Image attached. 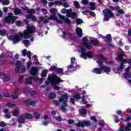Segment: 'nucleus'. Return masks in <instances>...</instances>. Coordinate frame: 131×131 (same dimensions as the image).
<instances>
[{
	"label": "nucleus",
	"mask_w": 131,
	"mask_h": 131,
	"mask_svg": "<svg viewBox=\"0 0 131 131\" xmlns=\"http://www.w3.org/2000/svg\"><path fill=\"white\" fill-rule=\"evenodd\" d=\"M35 31V28L34 26H30L29 25H27V30H25L23 32H19L18 35L16 34L14 36L12 35H9L8 39L13 40V43H18L23 37L25 39H28L29 37H31V35L34 33Z\"/></svg>",
	"instance_id": "obj_1"
},
{
	"label": "nucleus",
	"mask_w": 131,
	"mask_h": 131,
	"mask_svg": "<svg viewBox=\"0 0 131 131\" xmlns=\"http://www.w3.org/2000/svg\"><path fill=\"white\" fill-rule=\"evenodd\" d=\"M80 49L81 50V55L80 57L84 59V60H86L88 58L90 59H92L95 57V54L92 51H89L85 53V49L83 48L82 46L80 47Z\"/></svg>",
	"instance_id": "obj_2"
},
{
	"label": "nucleus",
	"mask_w": 131,
	"mask_h": 131,
	"mask_svg": "<svg viewBox=\"0 0 131 131\" xmlns=\"http://www.w3.org/2000/svg\"><path fill=\"white\" fill-rule=\"evenodd\" d=\"M48 80L50 81L52 85H59L60 82H62V80L57 77L56 75H49Z\"/></svg>",
	"instance_id": "obj_3"
},
{
	"label": "nucleus",
	"mask_w": 131,
	"mask_h": 131,
	"mask_svg": "<svg viewBox=\"0 0 131 131\" xmlns=\"http://www.w3.org/2000/svg\"><path fill=\"white\" fill-rule=\"evenodd\" d=\"M23 10L24 11H27L28 14H30V15H27L26 16V18L27 19H31L32 21H34V22H36L37 21V19H36V17L35 16H32V14H35V10L34 9H31L29 10L28 7H23Z\"/></svg>",
	"instance_id": "obj_4"
},
{
	"label": "nucleus",
	"mask_w": 131,
	"mask_h": 131,
	"mask_svg": "<svg viewBox=\"0 0 131 131\" xmlns=\"http://www.w3.org/2000/svg\"><path fill=\"white\" fill-rule=\"evenodd\" d=\"M18 18L17 16L13 15V13H8V15L6 17H4V22L5 23H7L9 24L11 23V24H14L16 22V20Z\"/></svg>",
	"instance_id": "obj_5"
},
{
	"label": "nucleus",
	"mask_w": 131,
	"mask_h": 131,
	"mask_svg": "<svg viewBox=\"0 0 131 131\" xmlns=\"http://www.w3.org/2000/svg\"><path fill=\"white\" fill-rule=\"evenodd\" d=\"M103 20L106 22H108L111 19V18H113L114 17V14L111 11V10L109 9H105L103 10Z\"/></svg>",
	"instance_id": "obj_6"
},
{
	"label": "nucleus",
	"mask_w": 131,
	"mask_h": 131,
	"mask_svg": "<svg viewBox=\"0 0 131 131\" xmlns=\"http://www.w3.org/2000/svg\"><path fill=\"white\" fill-rule=\"evenodd\" d=\"M76 126L78 127H85V126H91L92 125V123L90 121L83 120L82 121H79L77 123L74 124Z\"/></svg>",
	"instance_id": "obj_7"
},
{
	"label": "nucleus",
	"mask_w": 131,
	"mask_h": 131,
	"mask_svg": "<svg viewBox=\"0 0 131 131\" xmlns=\"http://www.w3.org/2000/svg\"><path fill=\"white\" fill-rule=\"evenodd\" d=\"M68 18H71L73 20H75L77 18V13L75 12L72 11V9H70V11L68 12Z\"/></svg>",
	"instance_id": "obj_8"
},
{
	"label": "nucleus",
	"mask_w": 131,
	"mask_h": 131,
	"mask_svg": "<svg viewBox=\"0 0 131 131\" xmlns=\"http://www.w3.org/2000/svg\"><path fill=\"white\" fill-rule=\"evenodd\" d=\"M23 103L24 104H26V105H29L30 106H31V105H33L34 104H36V103H37V100L34 99L32 101L31 99L29 98L28 99L24 100L23 101Z\"/></svg>",
	"instance_id": "obj_9"
},
{
	"label": "nucleus",
	"mask_w": 131,
	"mask_h": 131,
	"mask_svg": "<svg viewBox=\"0 0 131 131\" xmlns=\"http://www.w3.org/2000/svg\"><path fill=\"white\" fill-rule=\"evenodd\" d=\"M100 69H101L105 73H107V74H109L110 72H111V68L110 67H108L107 66H102L100 67Z\"/></svg>",
	"instance_id": "obj_10"
},
{
	"label": "nucleus",
	"mask_w": 131,
	"mask_h": 131,
	"mask_svg": "<svg viewBox=\"0 0 131 131\" xmlns=\"http://www.w3.org/2000/svg\"><path fill=\"white\" fill-rule=\"evenodd\" d=\"M58 17L59 18H60V19H61V20H64V23H66V24H68V25H70L71 23H72V22L71 21V20H70L69 18L65 19V16L64 15L59 14Z\"/></svg>",
	"instance_id": "obj_11"
},
{
	"label": "nucleus",
	"mask_w": 131,
	"mask_h": 131,
	"mask_svg": "<svg viewBox=\"0 0 131 131\" xmlns=\"http://www.w3.org/2000/svg\"><path fill=\"white\" fill-rule=\"evenodd\" d=\"M37 72H38V69L35 67H33L30 70V73L31 75L35 76L37 74Z\"/></svg>",
	"instance_id": "obj_12"
},
{
	"label": "nucleus",
	"mask_w": 131,
	"mask_h": 131,
	"mask_svg": "<svg viewBox=\"0 0 131 131\" xmlns=\"http://www.w3.org/2000/svg\"><path fill=\"white\" fill-rule=\"evenodd\" d=\"M76 32L79 38H81V37H82V29H81V28L77 27L76 29Z\"/></svg>",
	"instance_id": "obj_13"
},
{
	"label": "nucleus",
	"mask_w": 131,
	"mask_h": 131,
	"mask_svg": "<svg viewBox=\"0 0 131 131\" xmlns=\"http://www.w3.org/2000/svg\"><path fill=\"white\" fill-rule=\"evenodd\" d=\"M68 99H69V96L66 93L61 96V98H59V101L60 103H62L64 100H65L64 101H68Z\"/></svg>",
	"instance_id": "obj_14"
},
{
	"label": "nucleus",
	"mask_w": 131,
	"mask_h": 131,
	"mask_svg": "<svg viewBox=\"0 0 131 131\" xmlns=\"http://www.w3.org/2000/svg\"><path fill=\"white\" fill-rule=\"evenodd\" d=\"M18 121L19 123H21V124L25 123V118L24 117V115H23V114L21 115L18 118Z\"/></svg>",
	"instance_id": "obj_15"
},
{
	"label": "nucleus",
	"mask_w": 131,
	"mask_h": 131,
	"mask_svg": "<svg viewBox=\"0 0 131 131\" xmlns=\"http://www.w3.org/2000/svg\"><path fill=\"white\" fill-rule=\"evenodd\" d=\"M124 56H125V52L122 51L121 53L118 55V59L119 60V61H122Z\"/></svg>",
	"instance_id": "obj_16"
},
{
	"label": "nucleus",
	"mask_w": 131,
	"mask_h": 131,
	"mask_svg": "<svg viewBox=\"0 0 131 131\" xmlns=\"http://www.w3.org/2000/svg\"><path fill=\"white\" fill-rule=\"evenodd\" d=\"M24 117L26 118L27 119H33V116L32 114L29 113H26V114H23Z\"/></svg>",
	"instance_id": "obj_17"
},
{
	"label": "nucleus",
	"mask_w": 131,
	"mask_h": 131,
	"mask_svg": "<svg viewBox=\"0 0 131 131\" xmlns=\"http://www.w3.org/2000/svg\"><path fill=\"white\" fill-rule=\"evenodd\" d=\"M93 73H96V74H102V69L101 68L99 69L98 68H95L93 70Z\"/></svg>",
	"instance_id": "obj_18"
},
{
	"label": "nucleus",
	"mask_w": 131,
	"mask_h": 131,
	"mask_svg": "<svg viewBox=\"0 0 131 131\" xmlns=\"http://www.w3.org/2000/svg\"><path fill=\"white\" fill-rule=\"evenodd\" d=\"M14 13L15 15H22V10L18 8H15L14 9Z\"/></svg>",
	"instance_id": "obj_19"
},
{
	"label": "nucleus",
	"mask_w": 131,
	"mask_h": 131,
	"mask_svg": "<svg viewBox=\"0 0 131 131\" xmlns=\"http://www.w3.org/2000/svg\"><path fill=\"white\" fill-rule=\"evenodd\" d=\"M102 38L103 39H106L107 41H112V37L110 34H107L106 36H103Z\"/></svg>",
	"instance_id": "obj_20"
},
{
	"label": "nucleus",
	"mask_w": 131,
	"mask_h": 131,
	"mask_svg": "<svg viewBox=\"0 0 131 131\" xmlns=\"http://www.w3.org/2000/svg\"><path fill=\"white\" fill-rule=\"evenodd\" d=\"M19 114H20V111L18 109H15L12 113L13 116H15V117H18Z\"/></svg>",
	"instance_id": "obj_21"
},
{
	"label": "nucleus",
	"mask_w": 131,
	"mask_h": 131,
	"mask_svg": "<svg viewBox=\"0 0 131 131\" xmlns=\"http://www.w3.org/2000/svg\"><path fill=\"white\" fill-rule=\"evenodd\" d=\"M90 9L92 10V11H95L96 10V3L94 2H91L90 3Z\"/></svg>",
	"instance_id": "obj_22"
},
{
	"label": "nucleus",
	"mask_w": 131,
	"mask_h": 131,
	"mask_svg": "<svg viewBox=\"0 0 131 131\" xmlns=\"http://www.w3.org/2000/svg\"><path fill=\"white\" fill-rule=\"evenodd\" d=\"M123 77L125 78V79H128L129 78H131V75L129 72H125L124 74H123Z\"/></svg>",
	"instance_id": "obj_23"
},
{
	"label": "nucleus",
	"mask_w": 131,
	"mask_h": 131,
	"mask_svg": "<svg viewBox=\"0 0 131 131\" xmlns=\"http://www.w3.org/2000/svg\"><path fill=\"white\" fill-rule=\"evenodd\" d=\"M91 43H92L93 46L96 47V46H98L99 45V40L98 39H93L90 40Z\"/></svg>",
	"instance_id": "obj_24"
},
{
	"label": "nucleus",
	"mask_w": 131,
	"mask_h": 131,
	"mask_svg": "<svg viewBox=\"0 0 131 131\" xmlns=\"http://www.w3.org/2000/svg\"><path fill=\"white\" fill-rule=\"evenodd\" d=\"M82 46H84V47H85L86 49H89V50H91V49H92V46H91L90 43L86 42H82Z\"/></svg>",
	"instance_id": "obj_25"
},
{
	"label": "nucleus",
	"mask_w": 131,
	"mask_h": 131,
	"mask_svg": "<svg viewBox=\"0 0 131 131\" xmlns=\"http://www.w3.org/2000/svg\"><path fill=\"white\" fill-rule=\"evenodd\" d=\"M80 114L81 115H85L88 113V111L85 108L80 109L79 110Z\"/></svg>",
	"instance_id": "obj_26"
},
{
	"label": "nucleus",
	"mask_w": 131,
	"mask_h": 131,
	"mask_svg": "<svg viewBox=\"0 0 131 131\" xmlns=\"http://www.w3.org/2000/svg\"><path fill=\"white\" fill-rule=\"evenodd\" d=\"M57 74H62L63 72H64V69L62 68H57L56 69V72H55Z\"/></svg>",
	"instance_id": "obj_27"
},
{
	"label": "nucleus",
	"mask_w": 131,
	"mask_h": 131,
	"mask_svg": "<svg viewBox=\"0 0 131 131\" xmlns=\"http://www.w3.org/2000/svg\"><path fill=\"white\" fill-rule=\"evenodd\" d=\"M57 97V95L55 94L54 93H51L49 95V98L51 100H54V99H56V97Z\"/></svg>",
	"instance_id": "obj_28"
},
{
	"label": "nucleus",
	"mask_w": 131,
	"mask_h": 131,
	"mask_svg": "<svg viewBox=\"0 0 131 131\" xmlns=\"http://www.w3.org/2000/svg\"><path fill=\"white\" fill-rule=\"evenodd\" d=\"M48 18L50 21L51 20H54V21L57 20V16H56V14H51Z\"/></svg>",
	"instance_id": "obj_29"
},
{
	"label": "nucleus",
	"mask_w": 131,
	"mask_h": 131,
	"mask_svg": "<svg viewBox=\"0 0 131 131\" xmlns=\"http://www.w3.org/2000/svg\"><path fill=\"white\" fill-rule=\"evenodd\" d=\"M33 116L36 119H39L40 118V114L36 112L34 113Z\"/></svg>",
	"instance_id": "obj_30"
},
{
	"label": "nucleus",
	"mask_w": 131,
	"mask_h": 131,
	"mask_svg": "<svg viewBox=\"0 0 131 131\" xmlns=\"http://www.w3.org/2000/svg\"><path fill=\"white\" fill-rule=\"evenodd\" d=\"M126 131H131V123H127L126 126L125 127Z\"/></svg>",
	"instance_id": "obj_31"
},
{
	"label": "nucleus",
	"mask_w": 131,
	"mask_h": 131,
	"mask_svg": "<svg viewBox=\"0 0 131 131\" xmlns=\"http://www.w3.org/2000/svg\"><path fill=\"white\" fill-rule=\"evenodd\" d=\"M71 9H66L63 8L61 10V13L62 14H67V16L68 15V12H70Z\"/></svg>",
	"instance_id": "obj_32"
},
{
	"label": "nucleus",
	"mask_w": 131,
	"mask_h": 131,
	"mask_svg": "<svg viewBox=\"0 0 131 131\" xmlns=\"http://www.w3.org/2000/svg\"><path fill=\"white\" fill-rule=\"evenodd\" d=\"M76 22L77 25H79L83 23V20L81 18H76Z\"/></svg>",
	"instance_id": "obj_33"
},
{
	"label": "nucleus",
	"mask_w": 131,
	"mask_h": 131,
	"mask_svg": "<svg viewBox=\"0 0 131 131\" xmlns=\"http://www.w3.org/2000/svg\"><path fill=\"white\" fill-rule=\"evenodd\" d=\"M48 72H49V71H48V70H43V71L41 73L42 77H47V73H48Z\"/></svg>",
	"instance_id": "obj_34"
},
{
	"label": "nucleus",
	"mask_w": 131,
	"mask_h": 131,
	"mask_svg": "<svg viewBox=\"0 0 131 131\" xmlns=\"http://www.w3.org/2000/svg\"><path fill=\"white\" fill-rule=\"evenodd\" d=\"M11 77L6 76L5 77H4L3 80L4 82H8V81H10V80H11Z\"/></svg>",
	"instance_id": "obj_35"
},
{
	"label": "nucleus",
	"mask_w": 131,
	"mask_h": 131,
	"mask_svg": "<svg viewBox=\"0 0 131 131\" xmlns=\"http://www.w3.org/2000/svg\"><path fill=\"white\" fill-rule=\"evenodd\" d=\"M114 118L115 120V122L116 123H118V122H120V119H119V118L118 117V116H114Z\"/></svg>",
	"instance_id": "obj_36"
},
{
	"label": "nucleus",
	"mask_w": 131,
	"mask_h": 131,
	"mask_svg": "<svg viewBox=\"0 0 131 131\" xmlns=\"http://www.w3.org/2000/svg\"><path fill=\"white\" fill-rule=\"evenodd\" d=\"M26 83L27 84H31V83H32V79H31V77L26 80Z\"/></svg>",
	"instance_id": "obj_37"
},
{
	"label": "nucleus",
	"mask_w": 131,
	"mask_h": 131,
	"mask_svg": "<svg viewBox=\"0 0 131 131\" xmlns=\"http://www.w3.org/2000/svg\"><path fill=\"white\" fill-rule=\"evenodd\" d=\"M124 68L123 63H120V67H118L117 70H118V71H122V70H123Z\"/></svg>",
	"instance_id": "obj_38"
},
{
	"label": "nucleus",
	"mask_w": 131,
	"mask_h": 131,
	"mask_svg": "<svg viewBox=\"0 0 131 131\" xmlns=\"http://www.w3.org/2000/svg\"><path fill=\"white\" fill-rule=\"evenodd\" d=\"M23 42L25 45L26 47H28L30 45L29 40L24 39L23 40Z\"/></svg>",
	"instance_id": "obj_39"
},
{
	"label": "nucleus",
	"mask_w": 131,
	"mask_h": 131,
	"mask_svg": "<svg viewBox=\"0 0 131 131\" xmlns=\"http://www.w3.org/2000/svg\"><path fill=\"white\" fill-rule=\"evenodd\" d=\"M74 4L76 9H80V5H79V3L78 2L76 1Z\"/></svg>",
	"instance_id": "obj_40"
},
{
	"label": "nucleus",
	"mask_w": 131,
	"mask_h": 131,
	"mask_svg": "<svg viewBox=\"0 0 131 131\" xmlns=\"http://www.w3.org/2000/svg\"><path fill=\"white\" fill-rule=\"evenodd\" d=\"M57 67L56 66H52L50 69H49V71H55V72H56L57 71Z\"/></svg>",
	"instance_id": "obj_41"
},
{
	"label": "nucleus",
	"mask_w": 131,
	"mask_h": 131,
	"mask_svg": "<svg viewBox=\"0 0 131 131\" xmlns=\"http://www.w3.org/2000/svg\"><path fill=\"white\" fill-rule=\"evenodd\" d=\"M23 79H24V75L20 76L19 79H18V83L20 84H22V82H23Z\"/></svg>",
	"instance_id": "obj_42"
},
{
	"label": "nucleus",
	"mask_w": 131,
	"mask_h": 131,
	"mask_svg": "<svg viewBox=\"0 0 131 131\" xmlns=\"http://www.w3.org/2000/svg\"><path fill=\"white\" fill-rule=\"evenodd\" d=\"M10 4V1L9 0H5L3 1L2 5L3 6H8V5Z\"/></svg>",
	"instance_id": "obj_43"
},
{
	"label": "nucleus",
	"mask_w": 131,
	"mask_h": 131,
	"mask_svg": "<svg viewBox=\"0 0 131 131\" xmlns=\"http://www.w3.org/2000/svg\"><path fill=\"white\" fill-rule=\"evenodd\" d=\"M74 99H76V100H79L81 99V97H80V95L75 94L74 95Z\"/></svg>",
	"instance_id": "obj_44"
},
{
	"label": "nucleus",
	"mask_w": 131,
	"mask_h": 131,
	"mask_svg": "<svg viewBox=\"0 0 131 131\" xmlns=\"http://www.w3.org/2000/svg\"><path fill=\"white\" fill-rule=\"evenodd\" d=\"M7 107H10L11 108H12L13 107H16V104L7 103Z\"/></svg>",
	"instance_id": "obj_45"
},
{
	"label": "nucleus",
	"mask_w": 131,
	"mask_h": 131,
	"mask_svg": "<svg viewBox=\"0 0 131 131\" xmlns=\"http://www.w3.org/2000/svg\"><path fill=\"white\" fill-rule=\"evenodd\" d=\"M31 78L32 80H34V81H38V80H39V78L37 77L31 76Z\"/></svg>",
	"instance_id": "obj_46"
},
{
	"label": "nucleus",
	"mask_w": 131,
	"mask_h": 131,
	"mask_svg": "<svg viewBox=\"0 0 131 131\" xmlns=\"http://www.w3.org/2000/svg\"><path fill=\"white\" fill-rule=\"evenodd\" d=\"M20 67H16V68H15L14 69V72H15V73H20Z\"/></svg>",
	"instance_id": "obj_47"
},
{
	"label": "nucleus",
	"mask_w": 131,
	"mask_h": 131,
	"mask_svg": "<svg viewBox=\"0 0 131 131\" xmlns=\"http://www.w3.org/2000/svg\"><path fill=\"white\" fill-rule=\"evenodd\" d=\"M23 92L25 94H29V92H30V90L29 88H24L23 90Z\"/></svg>",
	"instance_id": "obj_48"
},
{
	"label": "nucleus",
	"mask_w": 131,
	"mask_h": 131,
	"mask_svg": "<svg viewBox=\"0 0 131 131\" xmlns=\"http://www.w3.org/2000/svg\"><path fill=\"white\" fill-rule=\"evenodd\" d=\"M117 12L119 14H121V15H123V14H125V11H124V10H123L122 9H118L117 10Z\"/></svg>",
	"instance_id": "obj_49"
},
{
	"label": "nucleus",
	"mask_w": 131,
	"mask_h": 131,
	"mask_svg": "<svg viewBox=\"0 0 131 131\" xmlns=\"http://www.w3.org/2000/svg\"><path fill=\"white\" fill-rule=\"evenodd\" d=\"M16 67H19L21 68V65H22V63H21V61L20 60L16 61Z\"/></svg>",
	"instance_id": "obj_50"
},
{
	"label": "nucleus",
	"mask_w": 131,
	"mask_h": 131,
	"mask_svg": "<svg viewBox=\"0 0 131 131\" xmlns=\"http://www.w3.org/2000/svg\"><path fill=\"white\" fill-rule=\"evenodd\" d=\"M0 35H1V36H5V35H6V30H0Z\"/></svg>",
	"instance_id": "obj_51"
},
{
	"label": "nucleus",
	"mask_w": 131,
	"mask_h": 131,
	"mask_svg": "<svg viewBox=\"0 0 131 131\" xmlns=\"http://www.w3.org/2000/svg\"><path fill=\"white\" fill-rule=\"evenodd\" d=\"M116 113H117V114H118V115H119L121 117H122V116H123V114L122 113V112L120 110H118L116 112Z\"/></svg>",
	"instance_id": "obj_52"
},
{
	"label": "nucleus",
	"mask_w": 131,
	"mask_h": 131,
	"mask_svg": "<svg viewBox=\"0 0 131 131\" xmlns=\"http://www.w3.org/2000/svg\"><path fill=\"white\" fill-rule=\"evenodd\" d=\"M5 118H6V119H10V118H11V117H12V115H11L9 113L6 114H5Z\"/></svg>",
	"instance_id": "obj_53"
},
{
	"label": "nucleus",
	"mask_w": 131,
	"mask_h": 131,
	"mask_svg": "<svg viewBox=\"0 0 131 131\" xmlns=\"http://www.w3.org/2000/svg\"><path fill=\"white\" fill-rule=\"evenodd\" d=\"M122 63L121 64H126V63H128V60H127L126 59H122V60H120Z\"/></svg>",
	"instance_id": "obj_54"
},
{
	"label": "nucleus",
	"mask_w": 131,
	"mask_h": 131,
	"mask_svg": "<svg viewBox=\"0 0 131 131\" xmlns=\"http://www.w3.org/2000/svg\"><path fill=\"white\" fill-rule=\"evenodd\" d=\"M53 103H54L55 105L56 106L60 105V99H59V100H53Z\"/></svg>",
	"instance_id": "obj_55"
},
{
	"label": "nucleus",
	"mask_w": 131,
	"mask_h": 131,
	"mask_svg": "<svg viewBox=\"0 0 131 131\" xmlns=\"http://www.w3.org/2000/svg\"><path fill=\"white\" fill-rule=\"evenodd\" d=\"M50 12L51 14H53V15H56L55 12H56V9L55 8H52L50 10Z\"/></svg>",
	"instance_id": "obj_56"
},
{
	"label": "nucleus",
	"mask_w": 131,
	"mask_h": 131,
	"mask_svg": "<svg viewBox=\"0 0 131 131\" xmlns=\"http://www.w3.org/2000/svg\"><path fill=\"white\" fill-rule=\"evenodd\" d=\"M75 63V57H72L71 58V64L72 65H74V63Z\"/></svg>",
	"instance_id": "obj_57"
},
{
	"label": "nucleus",
	"mask_w": 131,
	"mask_h": 131,
	"mask_svg": "<svg viewBox=\"0 0 131 131\" xmlns=\"http://www.w3.org/2000/svg\"><path fill=\"white\" fill-rule=\"evenodd\" d=\"M91 120L92 121H94V122H98V120H97V118H96V117L93 116L91 118Z\"/></svg>",
	"instance_id": "obj_58"
},
{
	"label": "nucleus",
	"mask_w": 131,
	"mask_h": 131,
	"mask_svg": "<svg viewBox=\"0 0 131 131\" xmlns=\"http://www.w3.org/2000/svg\"><path fill=\"white\" fill-rule=\"evenodd\" d=\"M55 119L57 121H62L63 120V119L60 116H58L57 117H56Z\"/></svg>",
	"instance_id": "obj_59"
},
{
	"label": "nucleus",
	"mask_w": 131,
	"mask_h": 131,
	"mask_svg": "<svg viewBox=\"0 0 131 131\" xmlns=\"http://www.w3.org/2000/svg\"><path fill=\"white\" fill-rule=\"evenodd\" d=\"M98 57H99V58H101V59H102L103 61H106V58L104 57V55L103 54L98 55Z\"/></svg>",
	"instance_id": "obj_60"
},
{
	"label": "nucleus",
	"mask_w": 131,
	"mask_h": 131,
	"mask_svg": "<svg viewBox=\"0 0 131 131\" xmlns=\"http://www.w3.org/2000/svg\"><path fill=\"white\" fill-rule=\"evenodd\" d=\"M75 121L73 119H69L68 120V123L69 124H73L74 123Z\"/></svg>",
	"instance_id": "obj_61"
},
{
	"label": "nucleus",
	"mask_w": 131,
	"mask_h": 131,
	"mask_svg": "<svg viewBox=\"0 0 131 131\" xmlns=\"http://www.w3.org/2000/svg\"><path fill=\"white\" fill-rule=\"evenodd\" d=\"M12 98L13 99V100H16V99H18V95L14 93L12 95Z\"/></svg>",
	"instance_id": "obj_62"
},
{
	"label": "nucleus",
	"mask_w": 131,
	"mask_h": 131,
	"mask_svg": "<svg viewBox=\"0 0 131 131\" xmlns=\"http://www.w3.org/2000/svg\"><path fill=\"white\" fill-rule=\"evenodd\" d=\"M18 92H19V88L18 87H15L14 89V94L18 95Z\"/></svg>",
	"instance_id": "obj_63"
},
{
	"label": "nucleus",
	"mask_w": 131,
	"mask_h": 131,
	"mask_svg": "<svg viewBox=\"0 0 131 131\" xmlns=\"http://www.w3.org/2000/svg\"><path fill=\"white\" fill-rule=\"evenodd\" d=\"M22 54H23V56L25 57V56L27 55V50L24 49V50H23Z\"/></svg>",
	"instance_id": "obj_64"
}]
</instances>
